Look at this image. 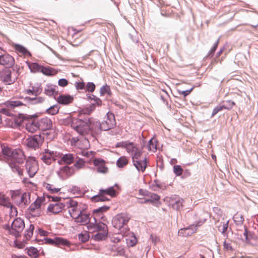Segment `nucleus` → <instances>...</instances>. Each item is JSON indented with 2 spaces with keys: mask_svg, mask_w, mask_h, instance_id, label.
I'll use <instances>...</instances> for the list:
<instances>
[{
  "mask_svg": "<svg viewBox=\"0 0 258 258\" xmlns=\"http://www.w3.org/2000/svg\"><path fill=\"white\" fill-rule=\"evenodd\" d=\"M97 122L99 121L92 118L75 119L72 120L71 126L80 135L84 136L91 133L93 137H95L100 131H96Z\"/></svg>",
  "mask_w": 258,
  "mask_h": 258,
  "instance_id": "nucleus-1",
  "label": "nucleus"
},
{
  "mask_svg": "<svg viewBox=\"0 0 258 258\" xmlns=\"http://www.w3.org/2000/svg\"><path fill=\"white\" fill-rule=\"evenodd\" d=\"M130 218L125 213H121L114 216V243L118 242L127 236V229L123 226L127 224Z\"/></svg>",
  "mask_w": 258,
  "mask_h": 258,
  "instance_id": "nucleus-2",
  "label": "nucleus"
},
{
  "mask_svg": "<svg viewBox=\"0 0 258 258\" xmlns=\"http://www.w3.org/2000/svg\"><path fill=\"white\" fill-rule=\"evenodd\" d=\"M1 152L4 156L7 158L15 159V161L18 164H22L24 162L25 157L24 153L19 149L12 150L8 146L4 145L2 148Z\"/></svg>",
  "mask_w": 258,
  "mask_h": 258,
  "instance_id": "nucleus-3",
  "label": "nucleus"
},
{
  "mask_svg": "<svg viewBox=\"0 0 258 258\" xmlns=\"http://www.w3.org/2000/svg\"><path fill=\"white\" fill-rule=\"evenodd\" d=\"M40 113H37L33 115L19 113L17 115H15L13 118L9 121V125L13 128L20 127L24 120H32L35 117L39 116Z\"/></svg>",
  "mask_w": 258,
  "mask_h": 258,
  "instance_id": "nucleus-4",
  "label": "nucleus"
},
{
  "mask_svg": "<svg viewBox=\"0 0 258 258\" xmlns=\"http://www.w3.org/2000/svg\"><path fill=\"white\" fill-rule=\"evenodd\" d=\"M44 141V137L40 133L29 136L26 139V145L29 148L36 150L39 148Z\"/></svg>",
  "mask_w": 258,
  "mask_h": 258,
  "instance_id": "nucleus-5",
  "label": "nucleus"
},
{
  "mask_svg": "<svg viewBox=\"0 0 258 258\" xmlns=\"http://www.w3.org/2000/svg\"><path fill=\"white\" fill-rule=\"evenodd\" d=\"M86 95L90 101L93 100L95 102L91 103L88 106L83 108L81 110V112L84 114L89 115L95 110L96 106L102 105V101L99 98L93 94H87Z\"/></svg>",
  "mask_w": 258,
  "mask_h": 258,
  "instance_id": "nucleus-6",
  "label": "nucleus"
},
{
  "mask_svg": "<svg viewBox=\"0 0 258 258\" xmlns=\"http://www.w3.org/2000/svg\"><path fill=\"white\" fill-rule=\"evenodd\" d=\"M101 220V219L97 218V216L93 217L94 221L90 222V223L87 225L88 230H92V232L107 230V225Z\"/></svg>",
  "mask_w": 258,
  "mask_h": 258,
  "instance_id": "nucleus-7",
  "label": "nucleus"
},
{
  "mask_svg": "<svg viewBox=\"0 0 258 258\" xmlns=\"http://www.w3.org/2000/svg\"><path fill=\"white\" fill-rule=\"evenodd\" d=\"M107 120L105 121H103L101 123L97 122L96 125L97 126L96 128V131H108L110 130V133H112V131L111 130L113 128V124L112 123V118L113 117V112L112 111H109L107 114Z\"/></svg>",
  "mask_w": 258,
  "mask_h": 258,
  "instance_id": "nucleus-8",
  "label": "nucleus"
},
{
  "mask_svg": "<svg viewBox=\"0 0 258 258\" xmlns=\"http://www.w3.org/2000/svg\"><path fill=\"white\" fill-rule=\"evenodd\" d=\"M44 243L56 246H67L70 245V242L67 239L60 237H55L54 238L46 237L43 238Z\"/></svg>",
  "mask_w": 258,
  "mask_h": 258,
  "instance_id": "nucleus-9",
  "label": "nucleus"
},
{
  "mask_svg": "<svg viewBox=\"0 0 258 258\" xmlns=\"http://www.w3.org/2000/svg\"><path fill=\"white\" fill-rule=\"evenodd\" d=\"M25 167L29 176L30 178L33 177L37 172V165L35 158L29 156L26 161Z\"/></svg>",
  "mask_w": 258,
  "mask_h": 258,
  "instance_id": "nucleus-10",
  "label": "nucleus"
},
{
  "mask_svg": "<svg viewBox=\"0 0 258 258\" xmlns=\"http://www.w3.org/2000/svg\"><path fill=\"white\" fill-rule=\"evenodd\" d=\"M14 230V236L19 238L21 236V232L25 228L24 220L20 217L16 218L12 222Z\"/></svg>",
  "mask_w": 258,
  "mask_h": 258,
  "instance_id": "nucleus-11",
  "label": "nucleus"
},
{
  "mask_svg": "<svg viewBox=\"0 0 258 258\" xmlns=\"http://www.w3.org/2000/svg\"><path fill=\"white\" fill-rule=\"evenodd\" d=\"M0 65L5 66L6 69H10L15 65L14 57L4 51V53L0 54Z\"/></svg>",
  "mask_w": 258,
  "mask_h": 258,
  "instance_id": "nucleus-12",
  "label": "nucleus"
},
{
  "mask_svg": "<svg viewBox=\"0 0 258 258\" xmlns=\"http://www.w3.org/2000/svg\"><path fill=\"white\" fill-rule=\"evenodd\" d=\"M69 213L76 223H80L82 225L87 224V225L91 222V217L89 213H82L81 212L76 214V216H74L71 213L70 210H69Z\"/></svg>",
  "mask_w": 258,
  "mask_h": 258,
  "instance_id": "nucleus-13",
  "label": "nucleus"
},
{
  "mask_svg": "<svg viewBox=\"0 0 258 258\" xmlns=\"http://www.w3.org/2000/svg\"><path fill=\"white\" fill-rule=\"evenodd\" d=\"M57 152L50 151L48 149H45L43 153V155L41 158V160L43 161L46 164L49 165L51 164L53 161L56 160V156Z\"/></svg>",
  "mask_w": 258,
  "mask_h": 258,
  "instance_id": "nucleus-14",
  "label": "nucleus"
},
{
  "mask_svg": "<svg viewBox=\"0 0 258 258\" xmlns=\"http://www.w3.org/2000/svg\"><path fill=\"white\" fill-rule=\"evenodd\" d=\"M37 122L39 130H41V132H45L52 129V121L47 117L42 118L40 120H37Z\"/></svg>",
  "mask_w": 258,
  "mask_h": 258,
  "instance_id": "nucleus-15",
  "label": "nucleus"
},
{
  "mask_svg": "<svg viewBox=\"0 0 258 258\" xmlns=\"http://www.w3.org/2000/svg\"><path fill=\"white\" fill-rule=\"evenodd\" d=\"M57 102L61 105H68L73 102L74 97L69 94H61L58 97H54Z\"/></svg>",
  "mask_w": 258,
  "mask_h": 258,
  "instance_id": "nucleus-16",
  "label": "nucleus"
},
{
  "mask_svg": "<svg viewBox=\"0 0 258 258\" xmlns=\"http://www.w3.org/2000/svg\"><path fill=\"white\" fill-rule=\"evenodd\" d=\"M66 204L61 202H57L55 204H50L47 208L48 212L54 215L58 214L64 208Z\"/></svg>",
  "mask_w": 258,
  "mask_h": 258,
  "instance_id": "nucleus-17",
  "label": "nucleus"
},
{
  "mask_svg": "<svg viewBox=\"0 0 258 258\" xmlns=\"http://www.w3.org/2000/svg\"><path fill=\"white\" fill-rule=\"evenodd\" d=\"M74 173V168L72 167H69L68 166H64L60 167L59 170L56 171V173L59 177L62 180H64V177L62 173L66 174L67 176H70Z\"/></svg>",
  "mask_w": 258,
  "mask_h": 258,
  "instance_id": "nucleus-18",
  "label": "nucleus"
},
{
  "mask_svg": "<svg viewBox=\"0 0 258 258\" xmlns=\"http://www.w3.org/2000/svg\"><path fill=\"white\" fill-rule=\"evenodd\" d=\"M93 164L96 167L95 170L97 173H106L108 168L103 165L104 160L101 158H95L93 160Z\"/></svg>",
  "mask_w": 258,
  "mask_h": 258,
  "instance_id": "nucleus-19",
  "label": "nucleus"
},
{
  "mask_svg": "<svg viewBox=\"0 0 258 258\" xmlns=\"http://www.w3.org/2000/svg\"><path fill=\"white\" fill-rule=\"evenodd\" d=\"M45 201V198L44 196L38 197L36 200L29 207L28 210H30L31 212H35L36 210H38L41 207Z\"/></svg>",
  "mask_w": 258,
  "mask_h": 258,
  "instance_id": "nucleus-20",
  "label": "nucleus"
},
{
  "mask_svg": "<svg viewBox=\"0 0 258 258\" xmlns=\"http://www.w3.org/2000/svg\"><path fill=\"white\" fill-rule=\"evenodd\" d=\"M8 164L14 173H17L20 176L23 175V169H21L17 162L15 161V159H12L8 162Z\"/></svg>",
  "mask_w": 258,
  "mask_h": 258,
  "instance_id": "nucleus-21",
  "label": "nucleus"
},
{
  "mask_svg": "<svg viewBox=\"0 0 258 258\" xmlns=\"http://www.w3.org/2000/svg\"><path fill=\"white\" fill-rule=\"evenodd\" d=\"M127 233L126 236H128V238L125 239L127 246L128 247H134L138 242L137 237L135 234L133 232L130 231L128 229H127Z\"/></svg>",
  "mask_w": 258,
  "mask_h": 258,
  "instance_id": "nucleus-22",
  "label": "nucleus"
},
{
  "mask_svg": "<svg viewBox=\"0 0 258 258\" xmlns=\"http://www.w3.org/2000/svg\"><path fill=\"white\" fill-rule=\"evenodd\" d=\"M13 47L17 52L21 53L24 56L28 57H31L32 56V54L30 51L26 47L21 44L14 43L13 44Z\"/></svg>",
  "mask_w": 258,
  "mask_h": 258,
  "instance_id": "nucleus-23",
  "label": "nucleus"
},
{
  "mask_svg": "<svg viewBox=\"0 0 258 258\" xmlns=\"http://www.w3.org/2000/svg\"><path fill=\"white\" fill-rule=\"evenodd\" d=\"M109 208V206L103 205L97 209H94L92 211L93 217L97 216V218L103 219L104 218L103 213L106 212Z\"/></svg>",
  "mask_w": 258,
  "mask_h": 258,
  "instance_id": "nucleus-24",
  "label": "nucleus"
},
{
  "mask_svg": "<svg viewBox=\"0 0 258 258\" xmlns=\"http://www.w3.org/2000/svg\"><path fill=\"white\" fill-rule=\"evenodd\" d=\"M75 155L73 154L68 153L63 155L61 159L58 161L59 164L65 163L70 164L73 163L75 161Z\"/></svg>",
  "mask_w": 258,
  "mask_h": 258,
  "instance_id": "nucleus-25",
  "label": "nucleus"
},
{
  "mask_svg": "<svg viewBox=\"0 0 258 258\" xmlns=\"http://www.w3.org/2000/svg\"><path fill=\"white\" fill-rule=\"evenodd\" d=\"M26 63L29 68L30 72L32 73H41V68L43 65L39 64L36 62H31L27 60Z\"/></svg>",
  "mask_w": 258,
  "mask_h": 258,
  "instance_id": "nucleus-26",
  "label": "nucleus"
},
{
  "mask_svg": "<svg viewBox=\"0 0 258 258\" xmlns=\"http://www.w3.org/2000/svg\"><path fill=\"white\" fill-rule=\"evenodd\" d=\"M2 74L1 77L3 76V81L4 82H8V84L10 85L15 82L12 80V72L9 69H4Z\"/></svg>",
  "mask_w": 258,
  "mask_h": 258,
  "instance_id": "nucleus-27",
  "label": "nucleus"
},
{
  "mask_svg": "<svg viewBox=\"0 0 258 258\" xmlns=\"http://www.w3.org/2000/svg\"><path fill=\"white\" fill-rule=\"evenodd\" d=\"M25 128L28 132L32 133H34L37 130H39L37 121L35 119L31 121H28V122L26 123Z\"/></svg>",
  "mask_w": 258,
  "mask_h": 258,
  "instance_id": "nucleus-28",
  "label": "nucleus"
},
{
  "mask_svg": "<svg viewBox=\"0 0 258 258\" xmlns=\"http://www.w3.org/2000/svg\"><path fill=\"white\" fill-rule=\"evenodd\" d=\"M57 86L52 84H47L44 89V93L48 96H52L54 95L56 89H58Z\"/></svg>",
  "mask_w": 258,
  "mask_h": 258,
  "instance_id": "nucleus-29",
  "label": "nucleus"
},
{
  "mask_svg": "<svg viewBox=\"0 0 258 258\" xmlns=\"http://www.w3.org/2000/svg\"><path fill=\"white\" fill-rule=\"evenodd\" d=\"M128 162L129 157L125 156H121L117 160L116 165L118 168L122 169L128 164Z\"/></svg>",
  "mask_w": 258,
  "mask_h": 258,
  "instance_id": "nucleus-30",
  "label": "nucleus"
},
{
  "mask_svg": "<svg viewBox=\"0 0 258 258\" xmlns=\"http://www.w3.org/2000/svg\"><path fill=\"white\" fill-rule=\"evenodd\" d=\"M155 135L151 138L148 141L147 146L149 151H156L157 149L158 140L155 138Z\"/></svg>",
  "mask_w": 258,
  "mask_h": 258,
  "instance_id": "nucleus-31",
  "label": "nucleus"
},
{
  "mask_svg": "<svg viewBox=\"0 0 258 258\" xmlns=\"http://www.w3.org/2000/svg\"><path fill=\"white\" fill-rule=\"evenodd\" d=\"M24 101L26 102L30 103L31 104H37L42 103L44 101V98L43 97L37 96H35V97L26 96L24 98Z\"/></svg>",
  "mask_w": 258,
  "mask_h": 258,
  "instance_id": "nucleus-32",
  "label": "nucleus"
},
{
  "mask_svg": "<svg viewBox=\"0 0 258 258\" xmlns=\"http://www.w3.org/2000/svg\"><path fill=\"white\" fill-rule=\"evenodd\" d=\"M41 73L46 76H52L56 74L57 72L50 67L42 66Z\"/></svg>",
  "mask_w": 258,
  "mask_h": 258,
  "instance_id": "nucleus-33",
  "label": "nucleus"
},
{
  "mask_svg": "<svg viewBox=\"0 0 258 258\" xmlns=\"http://www.w3.org/2000/svg\"><path fill=\"white\" fill-rule=\"evenodd\" d=\"M175 200L173 203L171 202L170 206L173 209L179 211L181 208L183 207L184 200L182 198H176Z\"/></svg>",
  "mask_w": 258,
  "mask_h": 258,
  "instance_id": "nucleus-34",
  "label": "nucleus"
},
{
  "mask_svg": "<svg viewBox=\"0 0 258 258\" xmlns=\"http://www.w3.org/2000/svg\"><path fill=\"white\" fill-rule=\"evenodd\" d=\"M4 104L7 107H10L15 108L16 107L20 106L22 105H25L22 101L19 100H9L4 103Z\"/></svg>",
  "mask_w": 258,
  "mask_h": 258,
  "instance_id": "nucleus-35",
  "label": "nucleus"
},
{
  "mask_svg": "<svg viewBox=\"0 0 258 258\" xmlns=\"http://www.w3.org/2000/svg\"><path fill=\"white\" fill-rule=\"evenodd\" d=\"M31 193L29 192H24L21 196L20 202L19 203V206L21 204H24L25 206L28 205L31 202Z\"/></svg>",
  "mask_w": 258,
  "mask_h": 258,
  "instance_id": "nucleus-36",
  "label": "nucleus"
},
{
  "mask_svg": "<svg viewBox=\"0 0 258 258\" xmlns=\"http://www.w3.org/2000/svg\"><path fill=\"white\" fill-rule=\"evenodd\" d=\"M107 234L108 230L98 231L93 236V238L95 240L99 241L105 239L107 237Z\"/></svg>",
  "mask_w": 258,
  "mask_h": 258,
  "instance_id": "nucleus-37",
  "label": "nucleus"
},
{
  "mask_svg": "<svg viewBox=\"0 0 258 258\" xmlns=\"http://www.w3.org/2000/svg\"><path fill=\"white\" fill-rule=\"evenodd\" d=\"M220 37L218 38V39L216 40V41L214 43L213 46L211 48V49L208 52L207 55L205 57V58L208 59V58H212L215 53V51L216 49H217V47L218 46L219 41H220Z\"/></svg>",
  "mask_w": 258,
  "mask_h": 258,
  "instance_id": "nucleus-38",
  "label": "nucleus"
},
{
  "mask_svg": "<svg viewBox=\"0 0 258 258\" xmlns=\"http://www.w3.org/2000/svg\"><path fill=\"white\" fill-rule=\"evenodd\" d=\"M132 162L133 163V165L135 167L136 169L139 172H142V173H143L145 171L146 169V166L145 164L144 165H142L141 160H132Z\"/></svg>",
  "mask_w": 258,
  "mask_h": 258,
  "instance_id": "nucleus-39",
  "label": "nucleus"
},
{
  "mask_svg": "<svg viewBox=\"0 0 258 258\" xmlns=\"http://www.w3.org/2000/svg\"><path fill=\"white\" fill-rule=\"evenodd\" d=\"M27 254L32 258H38L39 256V251L37 248L34 246H30L26 248Z\"/></svg>",
  "mask_w": 258,
  "mask_h": 258,
  "instance_id": "nucleus-40",
  "label": "nucleus"
},
{
  "mask_svg": "<svg viewBox=\"0 0 258 258\" xmlns=\"http://www.w3.org/2000/svg\"><path fill=\"white\" fill-rule=\"evenodd\" d=\"M10 203L9 198L6 197L5 194L0 191V206L11 207V206L9 204Z\"/></svg>",
  "mask_w": 258,
  "mask_h": 258,
  "instance_id": "nucleus-41",
  "label": "nucleus"
},
{
  "mask_svg": "<svg viewBox=\"0 0 258 258\" xmlns=\"http://www.w3.org/2000/svg\"><path fill=\"white\" fill-rule=\"evenodd\" d=\"M106 94L108 96H111L112 95V92L110 86L107 84L103 85L100 89V96H103Z\"/></svg>",
  "mask_w": 258,
  "mask_h": 258,
  "instance_id": "nucleus-42",
  "label": "nucleus"
},
{
  "mask_svg": "<svg viewBox=\"0 0 258 258\" xmlns=\"http://www.w3.org/2000/svg\"><path fill=\"white\" fill-rule=\"evenodd\" d=\"M147 197L149 198L148 199L155 200L154 202H150V203L153 205L156 206L158 205H160L161 204L159 201L160 199V196H159L158 194L151 192V194H149V196H148Z\"/></svg>",
  "mask_w": 258,
  "mask_h": 258,
  "instance_id": "nucleus-43",
  "label": "nucleus"
},
{
  "mask_svg": "<svg viewBox=\"0 0 258 258\" xmlns=\"http://www.w3.org/2000/svg\"><path fill=\"white\" fill-rule=\"evenodd\" d=\"M91 201L93 202H105L109 201V199L106 197V196L99 195V193L91 198Z\"/></svg>",
  "mask_w": 258,
  "mask_h": 258,
  "instance_id": "nucleus-44",
  "label": "nucleus"
},
{
  "mask_svg": "<svg viewBox=\"0 0 258 258\" xmlns=\"http://www.w3.org/2000/svg\"><path fill=\"white\" fill-rule=\"evenodd\" d=\"M114 255H115V253H116V255H119L121 256H124L125 255V247L124 245H119L116 246L114 245Z\"/></svg>",
  "mask_w": 258,
  "mask_h": 258,
  "instance_id": "nucleus-45",
  "label": "nucleus"
},
{
  "mask_svg": "<svg viewBox=\"0 0 258 258\" xmlns=\"http://www.w3.org/2000/svg\"><path fill=\"white\" fill-rule=\"evenodd\" d=\"M196 232V229H195L194 231L189 232V230L186 227H184L183 228H181L178 232V234L179 236H189L191 235L194 233Z\"/></svg>",
  "mask_w": 258,
  "mask_h": 258,
  "instance_id": "nucleus-46",
  "label": "nucleus"
},
{
  "mask_svg": "<svg viewBox=\"0 0 258 258\" xmlns=\"http://www.w3.org/2000/svg\"><path fill=\"white\" fill-rule=\"evenodd\" d=\"M99 195H108L113 198V186H110L107 188H101L99 191Z\"/></svg>",
  "mask_w": 258,
  "mask_h": 258,
  "instance_id": "nucleus-47",
  "label": "nucleus"
},
{
  "mask_svg": "<svg viewBox=\"0 0 258 258\" xmlns=\"http://www.w3.org/2000/svg\"><path fill=\"white\" fill-rule=\"evenodd\" d=\"M59 108L57 104H55L47 108L46 112L52 115H55L58 112Z\"/></svg>",
  "mask_w": 258,
  "mask_h": 258,
  "instance_id": "nucleus-48",
  "label": "nucleus"
},
{
  "mask_svg": "<svg viewBox=\"0 0 258 258\" xmlns=\"http://www.w3.org/2000/svg\"><path fill=\"white\" fill-rule=\"evenodd\" d=\"M224 49L225 46H223L222 47L220 48V50L216 54L215 57L212 59L211 61L212 64H214L217 63L218 61H220V63L221 62L222 59L220 60L219 57L222 54Z\"/></svg>",
  "mask_w": 258,
  "mask_h": 258,
  "instance_id": "nucleus-49",
  "label": "nucleus"
},
{
  "mask_svg": "<svg viewBox=\"0 0 258 258\" xmlns=\"http://www.w3.org/2000/svg\"><path fill=\"white\" fill-rule=\"evenodd\" d=\"M64 199L69 200L68 201L66 202L65 204L66 205H67L68 208H73L80 205L78 202L74 200L73 198H65Z\"/></svg>",
  "mask_w": 258,
  "mask_h": 258,
  "instance_id": "nucleus-50",
  "label": "nucleus"
},
{
  "mask_svg": "<svg viewBox=\"0 0 258 258\" xmlns=\"http://www.w3.org/2000/svg\"><path fill=\"white\" fill-rule=\"evenodd\" d=\"M131 143H132V144L127 145L125 149L126 152L132 156V154H133L135 150L138 149V147L137 144H135L133 142H131Z\"/></svg>",
  "mask_w": 258,
  "mask_h": 258,
  "instance_id": "nucleus-51",
  "label": "nucleus"
},
{
  "mask_svg": "<svg viewBox=\"0 0 258 258\" xmlns=\"http://www.w3.org/2000/svg\"><path fill=\"white\" fill-rule=\"evenodd\" d=\"M78 238L82 242H85L90 238L89 233L86 231L81 232L78 234Z\"/></svg>",
  "mask_w": 258,
  "mask_h": 258,
  "instance_id": "nucleus-52",
  "label": "nucleus"
},
{
  "mask_svg": "<svg viewBox=\"0 0 258 258\" xmlns=\"http://www.w3.org/2000/svg\"><path fill=\"white\" fill-rule=\"evenodd\" d=\"M96 88V85L93 82H89L86 84H85V91L86 92H89L93 93Z\"/></svg>",
  "mask_w": 258,
  "mask_h": 258,
  "instance_id": "nucleus-53",
  "label": "nucleus"
},
{
  "mask_svg": "<svg viewBox=\"0 0 258 258\" xmlns=\"http://www.w3.org/2000/svg\"><path fill=\"white\" fill-rule=\"evenodd\" d=\"M132 144L131 143V141L129 140L125 141H121L117 142L115 144L114 147L116 148H122L125 149L127 147V145Z\"/></svg>",
  "mask_w": 258,
  "mask_h": 258,
  "instance_id": "nucleus-54",
  "label": "nucleus"
},
{
  "mask_svg": "<svg viewBox=\"0 0 258 258\" xmlns=\"http://www.w3.org/2000/svg\"><path fill=\"white\" fill-rule=\"evenodd\" d=\"M173 172L176 176H179L182 175L183 169L180 165H175L173 167Z\"/></svg>",
  "mask_w": 258,
  "mask_h": 258,
  "instance_id": "nucleus-55",
  "label": "nucleus"
},
{
  "mask_svg": "<svg viewBox=\"0 0 258 258\" xmlns=\"http://www.w3.org/2000/svg\"><path fill=\"white\" fill-rule=\"evenodd\" d=\"M223 102L224 104L222 105L225 107L224 109L227 110L231 109L235 105V103L231 100L223 101Z\"/></svg>",
  "mask_w": 258,
  "mask_h": 258,
  "instance_id": "nucleus-56",
  "label": "nucleus"
},
{
  "mask_svg": "<svg viewBox=\"0 0 258 258\" xmlns=\"http://www.w3.org/2000/svg\"><path fill=\"white\" fill-rule=\"evenodd\" d=\"M45 188L52 194L57 193L60 190L59 188L52 187L53 185L50 183H45Z\"/></svg>",
  "mask_w": 258,
  "mask_h": 258,
  "instance_id": "nucleus-57",
  "label": "nucleus"
},
{
  "mask_svg": "<svg viewBox=\"0 0 258 258\" xmlns=\"http://www.w3.org/2000/svg\"><path fill=\"white\" fill-rule=\"evenodd\" d=\"M143 154V150L142 149L141 150L138 149L136 150L133 153V154H132V160H138L141 156V155Z\"/></svg>",
  "mask_w": 258,
  "mask_h": 258,
  "instance_id": "nucleus-58",
  "label": "nucleus"
},
{
  "mask_svg": "<svg viewBox=\"0 0 258 258\" xmlns=\"http://www.w3.org/2000/svg\"><path fill=\"white\" fill-rule=\"evenodd\" d=\"M10 205L11 206V207H7L8 208H10V211L9 212V216L10 217L17 216L18 215V211L17 208L13 205H12L11 203H9Z\"/></svg>",
  "mask_w": 258,
  "mask_h": 258,
  "instance_id": "nucleus-59",
  "label": "nucleus"
},
{
  "mask_svg": "<svg viewBox=\"0 0 258 258\" xmlns=\"http://www.w3.org/2000/svg\"><path fill=\"white\" fill-rule=\"evenodd\" d=\"M195 87V86H193L191 88H190L189 89H187L185 90L181 91L179 89H177L178 93L179 95H182L184 97V98H185L186 96L189 95L190 93L191 92V91L193 90L194 88Z\"/></svg>",
  "mask_w": 258,
  "mask_h": 258,
  "instance_id": "nucleus-60",
  "label": "nucleus"
},
{
  "mask_svg": "<svg viewBox=\"0 0 258 258\" xmlns=\"http://www.w3.org/2000/svg\"><path fill=\"white\" fill-rule=\"evenodd\" d=\"M224 106H223V105L219 104L217 105L216 107H215L212 112L211 117H213L216 114H217L220 111L223 110L224 109Z\"/></svg>",
  "mask_w": 258,
  "mask_h": 258,
  "instance_id": "nucleus-61",
  "label": "nucleus"
},
{
  "mask_svg": "<svg viewBox=\"0 0 258 258\" xmlns=\"http://www.w3.org/2000/svg\"><path fill=\"white\" fill-rule=\"evenodd\" d=\"M228 224L229 221H227L226 223H223L222 230L221 231V233L224 236H225L226 238L228 237V234L227 233V231L228 228Z\"/></svg>",
  "mask_w": 258,
  "mask_h": 258,
  "instance_id": "nucleus-62",
  "label": "nucleus"
},
{
  "mask_svg": "<svg viewBox=\"0 0 258 258\" xmlns=\"http://www.w3.org/2000/svg\"><path fill=\"white\" fill-rule=\"evenodd\" d=\"M69 192H72L73 194H81V190L80 188L76 185H73L71 188L68 189Z\"/></svg>",
  "mask_w": 258,
  "mask_h": 258,
  "instance_id": "nucleus-63",
  "label": "nucleus"
},
{
  "mask_svg": "<svg viewBox=\"0 0 258 258\" xmlns=\"http://www.w3.org/2000/svg\"><path fill=\"white\" fill-rule=\"evenodd\" d=\"M85 164L84 160L82 158H79L74 164V166L77 169H80L82 168Z\"/></svg>",
  "mask_w": 258,
  "mask_h": 258,
  "instance_id": "nucleus-64",
  "label": "nucleus"
}]
</instances>
